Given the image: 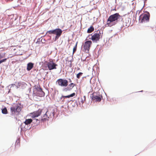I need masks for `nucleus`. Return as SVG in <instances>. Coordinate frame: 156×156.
Listing matches in <instances>:
<instances>
[{"label": "nucleus", "instance_id": "7", "mask_svg": "<svg viewBox=\"0 0 156 156\" xmlns=\"http://www.w3.org/2000/svg\"><path fill=\"white\" fill-rule=\"evenodd\" d=\"M45 62L47 63V65L49 70L56 69V66H57V65L53 62L52 60L50 59L48 62Z\"/></svg>", "mask_w": 156, "mask_h": 156}, {"label": "nucleus", "instance_id": "29", "mask_svg": "<svg viewBox=\"0 0 156 156\" xmlns=\"http://www.w3.org/2000/svg\"><path fill=\"white\" fill-rule=\"evenodd\" d=\"M16 50V49L15 48V49H14V50Z\"/></svg>", "mask_w": 156, "mask_h": 156}, {"label": "nucleus", "instance_id": "6", "mask_svg": "<svg viewBox=\"0 0 156 156\" xmlns=\"http://www.w3.org/2000/svg\"><path fill=\"white\" fill-rule=\"evenodd\" d=\"M150 15V14L148 12H147L146 14L141 15L139 17L140 21H141L142 23L148 21L149 20Z\"/></svg>", "mask_w": 156, "mask_h": 156}, {"label": "nucleus", "instance_id": "11", "mask_svg": "<svg viewBox=\"0 0 156 156\" xmlns=\"http://www.w3.org/2000/svg\"><path fill=\"white\" fill-rule=\"evenodd\" d=\"M44 109H39L36 112L30 113V116L33 118L37 117L39 116L42 112L44 111Z\"/></svg>", "mask_w": 156, "mask_h": 156}, {"label": "nucleus", "instance_id": "25", "mask_svg": "<svg viewBox=\"0 0 156 156\" xmlns=\"http://www.w3.org/2000/svg\"><path fill=\"white\" fill-rule=\"evenodd\" d=\"M69 98V95L66 96H62L61 97V98Z\"/></svg>", "mask_w": 156, "mask_h": 156}, {"label": "nucleus", "instance_id": "2", "mask_svg": "<svg viewBox=\"0 0 156 156\" xmlns=\"http://www.w3.org/2000/svg\"><path fill=\"white\" fill-rule=\"evenodd\" d=\"M62 30L59 28H57L53 30L48 31L46 34H54L56 35L55 37V41H56L61 36L62 33Z\"/></svg>", "mask_w": 156, "mask_h": 156}, {"label": "nucleus", "instance_id": "3", "mask_svg": "<svg viewBox=\"0 0 156 156\" xmlns=\"http://www.w3.org/2000/svg\"><path fill=\"white\" fill-rule=\"evenodd\" d=\"M101 34V31L99 30L96 32H95L93 34H89L88 36L91 37L89 39H91L94 42H97L99 41Z\"/></svg>", "mask_w": 156, "mask_h": 156}, {"label": "nucleus", "instance_id": "13", "mask_svg": "<svg viewBox=\"0 0 156 156\" xmlns=\"http://www.w3.org/2000/svg\"><path fill=\"white\" fill-rule=\"evenodd\" d=\"M75 85V84L73 83H71L70 84L68 87L64 88L63 89V91L65 92L70 91L73 89V88Z\"/></svg>", "mask_w": 156, "mask_h": 156}, {"label": "nucleus", "instance_id": "1", "mask_svg": "<svg viewBox=\"0 0 156 156\" xmlns=\"http://www.w3.org/2000/svg\"><path fill=\"white\" fill-rule=\"evenodd\" d=\"M120 16L119 13H116L110 16L108 18L106 25L111 27L115 25L118 22Z\"/></svg>", "mask_w": 156, "mask_h": 156}, {"label": "nucleus", "instance_id": "21", "mask_svg": "<svg viewBox=\"0 0 156 156\" xmlns=\"http://www.w3.org/2000/svg\"><path fill=\"white\" fill-rule=\"evenodd\" d=\"M75 95V93H73L72 94H70V95H68L69 98L70 97H72L74 96Z\"/></svg>", "mask_w": 156, "mask_h": 156}, {"label": "nucleus", "instance_id": "17", "mask_svg": "<svg viewBox=\"0 0 156 156\" xmlns=\"http://www.w3.org/2000/svg\"><path fill=\"white\" fill-rule=\"evenodd\" d=\"M2 112L4 114H7L8 113V111L6 108L5 107L2 110Z\"/></svg>", "mask_w": 156, "mask_h": 156}, {"label": "nucleus", "instance_id": "26", "mask_svg": "<svg viewBox=\"0 0 156 156\" xmlns=\"http://www.w3.org/2000/svg\"><path fill=\"white\" fill-rule=\"evenodd\" d=\"M3 58V56L0 55V59Z\"/></svg>", "mask_w": 156, "mask_h": 156}, {"label": "nucleus", "instance_id": "9", "mask_svg": "<svg viewBox=\"0 0 156 156\" xmlns=\"http://www.w3.org/2000/svg\"><path fill=\"white\" fill-rule=\"evenodd\" d=\"M92 44V42L91 41H88L84 43L83 45V48L85 52L87 53L89 52Z\"/></svg>", "mask_w": 156, "mask_h": 156}, {"label": "nucleus", "instance_id": "10", "mask_svg": "<svg viewBox=\"0 0 156 156\" xmlns=\"http://www.w3.org/2000/svg\"><path fill=\"white\" fill-rule=\"evenodd\" d=\"M56 83L60 86L66 87L68 85V81L66 79H59L58 80Z\"/></svg>", "mask_w": 156, "mask_h": 156}, {"label": "nucleus", "instance_id": "23", "mask_svg": "<svg viewBox=\"0 0 156 156\" xmlns=\"http://www.w3.org/2000/svg\"><path fill=\"white\" fill-rule=\"evenodd\" d=\"M66 63H67H67L69 64V65H70V66H71V63H72L70 61H66Z\"/></svg>", "mask_w": 156, "mask_h": 156}, {"label": "nucleus", "instance_id": "4", "mask_svg": "<svg viewBox=\"0 0 156 156\" xmlns=\"http://www.w3.org/2000/svg\"><path fill=\"white\" fill-rule=\"evenodd\" d=\"M10 110L12 115H18L21 110V108L18 105H16L11 107Z\"/></svg>", "mask_w": 156, "mask_h": 156}, {"label": "nucleus", "instance_id": "8", "mask_svg": "<svg viewBox=\"0 0 156 156\" xmlns=\"http://www.w3.org/2000/svg\"><path fill=\"white\" fill-rule=\"evenodd\" d=\"M102 98V95L99 93L94 92L92 94V99L96 101H100Z\"/></svg>", "mask_w": 156, "mask_h": 156}, {"label": "nucleus", "instance_id": "20", "mask_svg": "<svg viewBox=\"0 0 156 156\" xmlns=\"http://www.w3.org/2000/svg\"><path fill=\"white\" fill-rule=\"evenodd\" d=\"M82 100L81 101V103L83 104L84 102L86 100V97L85 96H84L83 97V98L81 99Z\"/></svg>", "mask_w": 156, "mask_h": 156}, {"label": "nucleus", "instance_id": "18", "mask_svg": "<svg viewBox=\"0 0 156 156\" xmlns=\"http://www.w3.org/2000/svg\"><path fill=\"white\" fill-rule=\"evenodd\" d=\"M77 43H78V42H77L75 46L74 47V48H73V53H74L76 51V50Z\"/></svg>", "mask_w": 156, "mask_h": 156}, {"label": "nucleus", "instance_id": "16", "mask_svg": "<svg viewBox=\"0 0 156 156\" xmlns=\"http://www.w3.org/2000/svg\"><path fill=\"white\" fill-rule=\"evenodd\" d=\"M94 30V27L93 26H91L87 30V33H90L93 31Z\"/></svg>", "mask_w": 156, "mask_h": 156}, {"label": "nucleus", "instance_id": "15", "mask_svg": "<svg viewBox=\"0 0 156 156\" xmlns=\"http://www.w3.org/2000/svg\"><path fill=\"white\" fill-rule=\"evenodd\" d=\"M32 122V120L31 119H26L24 122V123L26 125H28L30 124Z\"/></svg>", "mask_w": 156, "mask_h": 156}, {"label": "nucleus", "instance_id": "19", "mask_svg": "<svg viewBox=\"0 0 156 156\" xmlns=\"http://www.w3.org/2000/svg\"><path fill=\"white\" fill-rule=\"evenodd\" d=\"M83 73H82L80 72L78 73L76 75V77L78 79H80V76L82 75Z\"/></svg>", "mask_w": 156, "mask_h": 156}, {"label": "nucleus", "instance_id": "22", "mask_svg": "<svg viewBox=\"0 0 156 156\" xmlns=\"http://www.w3.org/2000/svg\"><path fill=\"white\" fill-rule=\"evenodd\" d=\"M7 59V58H5L4 59H2L0 61V64L3 62H5Z\"/></svg>", "mask_w": 156, "mask_h": 156}, {"label": "nucleus", "instance_id": "27", "mask_svg": "<svg viewBox=\"0 0 156 156\" xmlns=\"http://www.w3.org/2000/svg\"><path fill=\"white\" fill-rule=\"evenodd\" d=\"M15 84H12V86H13V87H14V86H15Z\"/></svg>", "mask_w": 156, "mask_h": 156}, {"label": "nucleus", "instance_id": "28", "mask_svg": "<svg viewBox=\"0 0 156 156\" xmlns=\"http://www.w3.org/2000/svg\"><path fill=\"white\" fill-rule=\"evenodd\" d=\"M69 80V82H71L72 81H71V80L70 79Z\"/></svg>", "mask_w": 156, "mask_h": 156}, {"label": "nucleus", "instance_id": "14", "mask_svg": "<svg viewBox=\"0 0 156 156\" xmlns=\"http://www.w3.org/2000/svg\"><path fill=\"white\" fill-rule=\"evenodd\" d=\"M34 64L32 63H29L27 64V69L28 71L30 70L33 67Z\"/></svg>", "mask_w": 156, "mask_h": 156}, {"label": "nucleus", "instance_id": "24", "mask_svg": "<svg viewBox=\"0 0 156 156\" xmlns=\"http://www.w3.org/2000/svg\"><path fill=\"white\" fill-rule=\"evenodd\" d=\"M21 85V83L20 82H19L18 83V85L16 86L17 87V88H18L20 87Z\"/></svg>", "mask_w": 156, "mask_h": 156}, {"label": "nucleus", "instance_id": "5", "mask_svg": "<svg viewBox=\"0 0 156 156\" xmlns=\"http://www.w3.org/2000/svg\"><path fill=\"white\" fill-rule=\"evenodd\" d=\"M36 93V95L35 93L33 94V99L34 100L37 101H38V100L36 99L37 96H39L40 97H42L44 96L45 95L42 89L41 88H40L37 90Z\"/></svg>", "mask_w": 156, "mask_h": 156}, {"label": "nucleus", "instance_id": "12", "mask_svg": "<svg viewBox=\"0 0 156 156\" xmlns=\"http://www.w3.org/2000/svg\"><path fill=\"white\" fill-rule=\"evenodd\" d=\"M42 112L43 113H45L43 116H42L41 121L44 122L46 120H48L49 118V117L48 115V114H49V112L48 110L46 111L44 109V111H43Z\"/></svg>", "mask_w": 156, "mask_h": 156}]
</instances>
